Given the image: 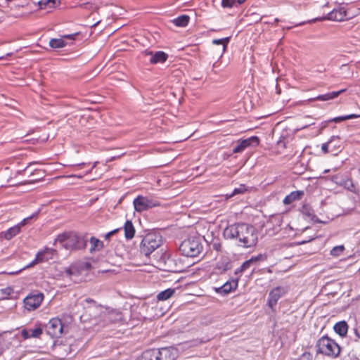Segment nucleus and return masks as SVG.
I'll list each match as a JSON object with an SVG mask.
<instances>
[{
    "label": "nucleus",
    "mask_w": 360,
    "mask_h": 360,
    "mask_svg": "<svg viewBox=\"0 0 360 360\" xmlns=\"http://www.w3.org/2000/svg\"><path fill=\"white\" fill-rule=\"evenodd\" d=\"M224 236L228 239H237L244 248H250L257 243L258 236L256 229L247 224H235L227 226Z\"/></svg>",
    "instance_id": "f257e3e1"
},
{
    "label": "nucleus",
    "mask_w": 360,
    "mask_h": 360,
    "mask_svg": "<svg viewBox=\"0 0 360 360\" xmlns=\"http://www.w3.org/2000/svg\"><path fill=\"white\" fill-rule=\"evenodd\" d=\"M177 356V349L170 347L146 350L136 360H175Z\"/></svg>",
    "instance_id": "f03ea898"
},
{
    "label": "nucleus",
    "mask_w": 360,
    "mask_h": 360,
    "mask_svg": "<svg viewBox=\"0 0 360 360\" xmlns=\"http://www.w3.org/2000/svg\"><path fill=\"white\" fill-rule=\"evenodd\" d=\"M55 243H58L66 250L72 251L85 248L87 241L75 233H65L58 235Z\"/></svg>",
    "instance_id": "7ed1b4c3"
},
{
    "label": "nucleus",
    "mask_w": 360,
    "mask_h": 360,
    "mask_svg": "<svg viewBox=\"0 0 360 360\" xmlns=\"http://www.w3.org/2000/svg\"><path fill=\"white\" fill-rule=\"evenodd\" d=\"M179 250L186 257H195L202 252V245L200 238H190L181 243Z\"/></svg>",
    "instance_id": "20e7f679"
},
{
    "label": "nucleus",
    "mask_w": 360,
    "mask_h": 360,
    "mask_svg": "<svg viewBox=\"0 0 360 360\" xmlns=\"http://www.w3.org/2000/svg\"><path fill=\"white\" fill-rule=\"evenodd\" d=\"M318 351L331 357H337L340 352V346L332 339L327 336L320 338L316 345Z\"/></svg>",
    "instance_id": "39448f33"
},
{
    "label": "nucleus",
    "mask_w": 360,
    "mask_h": 360,
    "mask_svg": "<svg viewBox=\"0 0 360 360\" xmlns=\"http://www.w3.org/2000/svg\"><path fill=\"white\" fill-rule=\"evenodd\" d=\"M161 245V236L155 233H148L141 243V252L146 256L150 255Z\"/></svg>",
    "instance_id": "423d86ee"
},
{
    "label": "nucleus",
    "mask_w": 360,
    "mask_h": 360,
    "mask_svg": "<svg viewBox=\"0 0 360 360\" xmlns=\"http://www.w3.org/2000/svg\"><path fill=\"white\" fill-rule=\"evenodd\" d=\"M134 209L139 212L158 206L160 203L151 198L139 195L133 202Z\"/></svg>",
    "instance_id": "0eeeda50"
},
{
    "label": "nucleus",
    "mask_w": 360,
    "mask_h": 360,
    "mask_svg": "<svg viewBox=\"0 0 360 360\" xmlns=\"http://www.w3.org/2000/svg\"><path fill=\"white\" fill-rule=\"evenodd\" d=\"M43 300V293L28 295L24 299L25 308L28 311L35 310L41 305Z\"/></svg>",
    "instance_id": "6e6552de"
},
{
    "label": "nucleus",
    "mask_w": 360,
    "mask_h": 360,
    "mask_svg": "<svg viewBox=\"0 0 360 360\" xmlns=\"http://www.w3.org/2000/svg\"><path fill=\"white\" fill-rule=\"evenodd\" d=\"M346 11L343 8H340L338 9H333L331 12L328 13L326 16L313 19L310 22L322 21L326 20L342 21L346 18Z\"/></svg>",
    "instance_id": "1a4fd4ad"
},
{
    "label": "nucleus",
    "mask_w": 360,
    "mask_h": 360,
    "mask_svg": "<svg viewBox=\"0 0 360 360\" xmlns=\"http://www.w3.org/2000/svg\"><path fill=\"white\" fill-rule=\"evenodd\" d=\"M63 324L59 319L54 318L47 325V333L52 337L58 338L63 333Z\"/></svg>",
    "instance_id": "9d476101"
},
{
    "label": "nucleus",
    "mask_w": 360,
    "mask_h": 360,
    "mask_svg": "<svg viewBox=\"0 0 360 360\" xmlns=\"http://www.w3.org/2000/svg\"><path fill=\"white\" fill-rule=\"evenodd\" d=\"M56 251L53 249L46 248L44 250L39 252L36 255L35 259L26 267H30L39 262H47L49 259H53V257L56 254Z\"/></svg>",
    "instance_id": "9b49d317"
},
{
    "label": "nucleus",
    "mask_w": 360,
    "mask_h": 360,
    "mask_svg": "<svg viewBox=\"0 0 360 360\" xmlns=\"http://www.w3.org/2000/svg\"><path fill=\"white\" fill-rule=\"evenodd\" d=\"M287 292V289L283 287H276L269 295L268 304L273 309L278 300Z\"/></svg>",
    "instance_id": "f8f14e48"
},
{
    "label": "nucleus",
    "mask_w": 360,
    "mask_h": 360,
    "mask_svg": "<svg viewBox=\"0 0 360 360\" xmlns=\"http://www.w3.org/2000/svg\"><path fill=\"white\" fill-rule=\"evenodd\" d=\"M145 55L150 56L149 60L153 64L164 63L168 58L167 54L161 51H156L155 53H153L152 51H146Z\"/></svg>",
    "instance_id": "ddd939ff"
},
{
    "label": "nucleus",
    "mask_w": 360,
    "mask_h": 360,
    "mask_svg": "<svg viewBox=\"0 0 360 360\" xmlns=\"http://www.w3.org/2000/svg\"><path fill=\"white\" fill-rule=\"evenodd\" d=\"M101 316L106 322L115 323L122 319V314L115 310L104 309L101 312Z\"/></svg>",
    "instance_id": "4468645a"
},
{
    "label": "nucleus",
    "mask_w": 360,
    "mask_h": 360,
    "mask_svg": "<svg viewBox=\"0 0 360 360\" xmlns=\"http://www.w3.org/2000/svg\"><path fill=\"white\" fill-rule=\"evenodd\" d=\"M237 286L238 281L236 280L227 281L221 287L217 289V292L222 295H226L231 292L233 290L236 289Z\"/></svg>",
    "instance_id": "2eb2a0df"
},
{
    "label": "nucleus",
    "mask_w": 360,
    "mask_h": 360,
    "mask_svg": "<svg viewBox=\"0 0 360 360\" xmlns=\"http://www.w3.org/2000/svg\"><path fill=\"white\" fill-rule=\"evenodd\" d=\"M20 232L19 226H16V225H15L14 226L9 228L8 230L1 232L0 237H3L4 239L10 240L20 233Z\"/></svg>",
    "instance_id": "dca6fc26"
},
{
    "label": "nucleus",
    "mask_w": 360,
    "mask_h": 360,
    "mask_svg": "<svg viewBox=\"0 0 360 360\" xmlns=\"http://www.w3.org/2000/svg\"><path fill=\"white\" fill-rule=\"evenodd\" d=\"M42 333L41 328H36L34 329L22 330L21 334L24 339H28L30 338H38Z\"/></svg>",
    "instance_id": "f3484780"
},
{
    "label": "nucleus",
    "mask_w": 360,
    "mask_h": 360,
    "mask_svg": "<svg viewBox=\"0 0 360 360\" xmlns=\"http://www.w3.org/2000/svg\"><path fill=\"white\" fill-rule=\"evenodd\" d=\"M304 193L303 191H293L289 195H288L284 199H283V203L285 205H290L292 202H293L295 200H298L302 198Z\"/></svg>",
    "instance_id": "a211bd4d"
},
{
    "label": "nucleus",
    "mask_w": 360,
    "mask_h": 360,
    "mask_svg": "<svg viewBox=\"0 0 360 360\" xmlns=\"http://www.w3.org/2000/svg\"><path fill=\"white\" fill-rule=\"evenodd\" d=\"M345 91V89H341L338 91L329 92L326 94L320 95V96H317L316 98H313V100H319V101H329V100H331V99H333V98L338 97L340 94H342Z\"/></svg>",
    "instance_id": "6ab92c4d"
},
{
    "label": "nucleus",
    "mask_w": 360,
    "mask_h": 360,
    "mask_svg": "<svg viewBox=\"0 0 360 360\" xmlns=\"http://www.w3.org/2000/svg\"><path fill=\"white\" fill-rule=\"evenodd\" d=\"M229 40H230L229 37H226V38L219 39H214L212 41L213 44L222 45V47L219 50V53H218V55L219 56V57H221L223 56L224 53L225 52L227 45L229 42Z\"/></svg>",
    "instance_id": "aec40b11"
},
{
    "label": "nucleus",
    "mask_w": 360,
    "mask_h": 360,
    "mask_svg": "<svg viewBox=\"0 0 360 360\" xmlns=\"http://www.w3.org/2000/svg\"><path fill=\"white\" fill-rule=\"evenodd\" d=\"M348 326L345 321H340L335 324L334 330L342 337L345 336L347 333Z\"/></svg>",
    "instance_id": "412c9836"
},
{
    "label": "nucleus",
    "mask_w": 360,
    "mask_h": 360,
    "mask_svg": "<svg viewBox=\"0 0 360 360\" xmlns=\"http://www.w3.org/2000/svg\"><path fill=\"white\" fill-rule=\"evenodd\" d=\"M124 236L127 239H131L134 236L135 229L131 221H127L124 225Z\"/></svg>",
    "instance_id": "4be33fe9"
},
{
    "label": "nucleus",
    "mask_w": 360,
    "mask_h": 360,
    "mask_svg": "<svg viewBox=\"0 0 360 360\" xmlns=\"http://www.w3.org/2000/svg\"><path fill=\"white\" fill-rule=\"evenodd\" d=\"M176 290L174 288H168L159 292L157 295V299L160 301H165L171 298L175 293Z\"/></svg>",
    "instance_id": "5701e85b"
},
{
    "label": "nucleus",
    "mask_w": 360,
    "mask_h": 360,
    "mask_svg": "<svg viewBox=\"0 0 360 360\" xmlns=\"http://www.w3.org/2000/svg\"><path fill=\"white\" fill-rule=\"evenodd\" d=\"M90 243L91 245L90 248L91 252H93L94 251H98L103 248V242L95 237H91L90 238Z\"/></svg>",
    "instance_id": "b1692460"
},
{
    "label": "nucleus",
    "mask_w": 360,
    "mask_h": 360,
    "mask_svg": "<svg viewBox=\"0 0 360 360\" xmlns=\"http://www.w3.org/2000/svg\"><path fill=\"white\" fill-rule=\"evenodd\" d=\"M189 16L186 15H182L173 20V22L179 27H185L188 25L189 21Z\"/></svg>",
    "instance_id": "393cba45"
},
{
    "label": "nucleus",
    "mask_w": 360,
    "mask_h": 360,
    "mask_svg": "<svg viewBox=\"0 0 360 360\" xmlns=\"http://www.w3.org/2000/svg\"><path fill=\"white\" fill-rule=\"evenodd\" d=\"M49 45L53 49H60L66 46V43L63 39H51Z\"/></svg>",
    "instance_id": "a878e982"
},
{
    "label": "nucleus",
    "mask_w": 360,
    "mask_h": 360,
    "mask_svg": "<svg viewBox=\"0 0 360 360\" xmlns=\"http://www.w3.org/2000/svg\"><path fill=\"white\" fill-rule=\"evenodd\" d=\"M245 148L250 146H257L259 143V140L257 136H252L250 138L241 141Z\"/></svg>",
    "instance_id": "bb28decb"
},
{
    "label": "nucleus",
    "mask_w": 360,
    "mask_h": 360,
    "mask_svg": "<svg viewBox=\"0 0 360 360\" xmlns=\"http://www.w3.org/2000/svg\"><path fill=\"white\" fill-rule=\"evenodd\" d=\"M358 117H360V115L350 114V115H345V116L336 117L330 120V122H340L342 121H345L347 120L358 118Z\"/></svg>",
    "instance_id": "cd10ccee"
},
{
    "label": "nucleus",
    "mask_w": 360,
    "mask_h": 360,
    "mask_svg": "<svg viewBox=\"0 0 360 360\" xmlns=\"http://www.w3.org/2000/svg\"><path fill=\"white\" fill-rule=\"evenodd\" d=\"M341 184L345 188H347V190H349L352 192H355V191H356V187H355L352 180L350 179H344Z\"/></svg>",
    "instance_id": "c85d7f7f"
},
{
    "label": "nucleus",
    "mask_w": 360,
    "mask_h": 360,
    "mask_svg": "<svg viewBox=\"0 0 360 360\" xmlns=\"http://www.w3.org/2000/svg\"><path fill=\"white\" fill-rule=\"evenodd\" d=\"M247 191V188L245 185H240L238 188H236L233 190V191L231 194H226V198H230L238 194H243Z\"/></svg>",
    "instance_id": "c756f323"
},
{
    "label": "nucleus",
    "mask_w": 360,
    "mask_h": 360,
    "mask_svg": "<svg viewBox=\"0 0 360 360\" xmlns=\"http://www.w3.org/2000/svg\"><path fill=\"white\" fill-rule=\"evenodd\" d=\"M262 257V256L260 255L259 257H252L250 259L245 261L240 266H241V269H243V271L246 270L247 269L250 268V265L252 264V262L257 261L259 259H260Z\"/></svg>",
    "instance_id": "7c9ffc66"
},
{
    "label": "nucleus",
    "mask_w": 360,
    "mask_h": 360,
    "mask_svg": "<svg viewBox=\"0 0 360 360\" xmlns=\"http://www.w3.org/2000/svg\"><path fill=\"white\" fill-rule=\"evenodd\" d=\"M344 250V245L335 246L330 250V255L335 257H338L340 256L343 252Z\"/></svg>",
    "instance_id": "2f4dec72"
},
{
    "label": "nucleus",
    "mask_w": 360,
    "mask_h": 360,
    "mask_svg": "<svg viewBox=\"0 0 360 360\" xmlns=\"http://www.w3.org/2000/svg\"><path fill=\"white\" fill-rule=\"evenodd\" d=\"M51 4V7H53L56 4V0H40L37 2V4L40 8H44L48 4Z\"/></svg>",
    "instance_id": "473e14b6"
},
{
    "label": "nucleus",
    "mask_w": 360,
    "mask_h": 360,
    "mask_svg": "<svg viewBox=\"0 0 360 360\" xmlns=\"http://www.w3.org/2000/svg\"><path fill=\"white\" fill-rule=\"evenodd\" d=\"M245 149V146L241 141H238L237 145L233 148V153H238L243 152Z\"/></svg>",
    "instance_id": "72a5a7b5"
},
{
    "label": "nucleus",
    "mask_w": 360,
    "mask_h": 360,
    "mask_svg": "<svg viewBox=\"0 0 360 360\" xmlns=\"http://www.w3.org/2000/svg\"><path fill=\"white\" fill-rule=\"evenodd\" d=\"M236 0H221V6L223 8H232L235 6Z\"/></svg>",
    "instance_id": "f704fd0d"
},
{
    "label": "nucleus",
    "mask_w": 360,
    "mask_h": 360,
    "mask_svg": "<svg viewBox=\"0 0 360 360\" xmlns=\"http://www.w3.org/2000/svg\"><path fill=\"white\" fill-rule=\"evenodd\" d=\"M13 288H10V287H8V288L1 290V295L5 297L11 295L13 293Z\"/></svg>",
    "instance_id": "c9c22d12"
},
{
    "label": "nucleus",
    "mask_w": 360,
    "mask_h": 360,
    "mask_svg": "<svg viewBox=\"0 0 360 360\" xmlns=\"http://www.w3.org/2000/svg\"><path fill=\"white\" fill-rule=\"evenodd\" d=\"M32 216L30 217H27V218H25L22 221H21L20 223H18V224H16V226H19V229L20 231H21V229L25 226V224H27V221L28 219H32Z\"/></svg>",
    "instance_id": "e433bc0d"
},
{
    "label": "nucleus",
    "mask_w": 360,
    "mask_h": 360,
    "mask_svg": "<svg viewBox=\"0 0 360 360\" xmlns=\"http://www.w3.org/2000/svg\"><path fill=\"white\" fill-rule=\"evenodd\" d=\"M331 142V140L327 143H323L321 146V150L324 153H328V146L329 143Z\"/></svg>",
    "instance_id": "4c0bfd02"
},
{
    "label": "nucleus",
    "mask_w": 360,
    "mask_h": 360,
    "mask_svg": "<svg viewBox=\"0 0 360 360\" xmlns=\"http://www.w3.org/2000/svg\"><path fill=\"white\" fill-rule=\"evenodd\" d=\"M64 274L68 277H71L75 273L70 268H66L64 271Z\"/></svg>",
    "instance_id": "58836bf2"
},
{
    "label": "nucleus",
    "mask_w": 360,
    "mask_h": 360,
    "mask_svg": "<svg viewBox=\"0 0 360 360\" xmlns=\"http://www.w3.org/2000/svg\"><path fill=\"white\" fill-rule=\"evenodd\" d=\"M118 231H119V229H115L113 231L108 232V233H106L105 235V239L108 240L111 236H112L113 234L117 233Z\"/></svg>",
    "instance_id": "ea45409f"
},
{
    "label": "nucleus",
    "mask_w": 360,
    "mask_h": 360,
    "mask_svg": "<svg viewBox=\"0 0 360 360\" xmlns=\"http://www.w3.org/2000/svg\"><path fill=\"white\" fill-rule=\"evenodd\" d=\"M84 302L86 303V304H92L93 305H95V302L90 299V298H86L84 300Z\"/></svg>",
    "instance_id": "a19ab883"
},
{
    "label": "nucleus",
    "mask_w": 360,
    "mask_h": 360,
    "mask_svg": "<svg viewBox=\"0 0 360 360\" xmlns=\"http://www.w3.org/2000/svg\"><path fill=\"white\" fill-rule=\"evenodd\" d=\"M302 359H306L307 360H310L311 354L309 353H304L302 356Z\"/></svg>",
    "instance_id": "79ce46f5"
},
{
    "label": "nucleus",
    "mask_w": 360,
    "mask_h": 360,
    "mask_svg": "<svg viewBox=\"0 0 360 360\" xmlns=\"http://www.w3.org/2000/svg\"><path fill=\"white\" fill-rule=\"evenodd\" d=\"M243 271H244L243 269H241V266H240L239 268L236 269L235 274H236V275H238V274H241Z\"/></svg>",
    "instance_id": "37998d69"
},
{
    "label": "nucleus",
    "mask_w": 360,
    "mask_h": 360,
    "mask_svg": "<svg viewBox=\"0 0 360 360\" xmlns=\"http://www.w3.org/2000/svg\"><path fill=\"white\" fill-rule=\"evenodd\" d=\"M356 335L360 338V326L356 328L354 330Z\"/></svg>",
    "instance_id": "c03bdc74"
},
{
    "label": "nucleus",
    "mask_w": 360,
    "mask_h": 360,
    "mask_svg": "<svg viewBox=\"0 0 360 360\" xmlns=\"http://www.w3.org/2000/svg\"><path fill=\"white\" fill-rule=\"evenodd\" d=\"M311 124H314V122H311V123H306L305 124H304L303 126L301 127V129H304V128H307L308 126H310Z\"/></svg>",
    "instance_id": "a18cd8bd"
},
{
    "label": "nucleus",
    "mask_w": 360,
    "mask_h": 360,
    "mask_svg": "<svg viewBox=\"0 0 360 360\" xmlns=\"http://www.w3.org/2000/svg\"><path fill=\"white\" fill-rule=\"evenodd\" d=\"M214 246V248L216 249L217 250H219V248L220 247V245L219 244H214L213 245Z\"/></svg>",
    "instance_id": "49530a36"
},
{
    "label": "nucleus",
    "mask_w": 360,
    "mask_h": 360,
    "mask_svg": "<svg viewBox=\"0 0 360 360\" xmlns=\"http://www.w3.org/2000/svg\"><path fill=\"white\" fill-rule=\"evenodd\" d=\"M245 1V0H238V1H237V2H238V4H243Z\"/></svg>",
    "instance_id": "de8ad7c7"
},
{
    "label": "nucleus",
    "mask_w": 360,
    "mask_h": 360,
    "mask_svg": "<svg viewBox=\"0 0 360 360\" xmlns=\"http://www.w3.org/2000/svg\"><path fill=\"white\" fill-rule=\"evenodd\" d=\"M279 21H280V20H279V19H278V18H276V19L274 20V22H279Z\"/></svg>",
    "instance_id": "09e8293b"
},
{
    "label": "nucleus",
    "mask_w": 360,
    "mask_h": 360,
    "mask_svg": "<svg viewBox=\"0 0 360 360\" xmlns=\"http://www.w3.org/2000/svg\"><path fill=\"white\" fill-rule=\"evenodd\" d=\"M35 163H36V162H30L27 167H29V166H30V165H34V164H35Z\"/></svg>",
    "instance_id": "8fccbe9b"
},
{
    "label": "nucleus",
    "mask_w": 360,
    "mask_h": 360,
    "mask_svg": "<svg viewBox=\"0 0 360 360\" xmlns=\"http://www.w3.org/2000/svg\"><path fill=\"white\" fill-rule=\"evenodd\" d=\"M326 127V124H324L323 126L322 127L321 129L325 128Z\"/></svg>",
    "instance_id": "3c124183"
},
{
    "label": "nucleus",
    "mask_w": 360,
    "mask_h": 360,
    "mask_svg": "<svg viewBox=\"0 0 360 360\" xmlns=\"http://www.w3.org/2000/svg\"><path fill=\"white\" fill-rule=\"evenodd\" d=\"M72 176H77V177H79V178H82V176L72 175Z\"/></svg>",
    "instance_id": "603ef678"
},
{
    "label": "nucleus",
    "mask_w": 360,
    "mask_h": 360,
    "mask_svg": "<svg viewBox=\"0 0 360 360\" xmlns=\"http://www.w3.org/2000/svg\"><path fill=\"white\" fill-rule=\"evenodd\" d=\"M67 38H70V35L65 36Z\"/></svg>",
    "instance_id": "864d4df0"
},
{
    "label": "nucleus",
    "mask_w": 360,
    "mask_h": 360,
    "mask_svg": "<svg viewBox=\"0 0 360 360\" xmlns=\"http://www.w3.org/2000/svg\"><path fill=\"white\" fill-rule=\"evenodd\" d=\"M41 179H42V177L41 178H39V180H41ZM35 181H38V179H37Z\"/></svg>",
    "instance_id": "5fc2aeb1"
},
{
    "label": "nucleus",
    "mask_w": 360,
    "mask_h": 360,
    "mask_svg": "<svg viewBox=\"0 0 360 360\" xmlns=\"http://www.w3.org/2000/svg\"><path fill=\"white\" fill-rule=\"evenodd\" d=\"M2 239H4V238L3 237H0V240H2Z\"/></svg>",
    "instance_id": "6e6d98bb"
}]
</instances>
